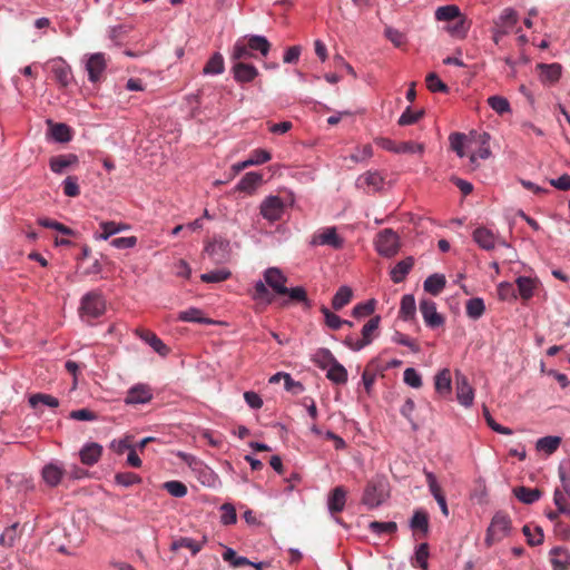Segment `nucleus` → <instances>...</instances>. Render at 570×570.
I'll use <instances>...</instances> for the list:
<instances>
[{
	"mask_svg": "<svg viewBox=\"0 0 570 570\" xmlns=\"http://www.w3.org/2000/svg\"><path fill=\"white\" fill-rule=\"evenodd\" d=\"M178 320L181 322L198 323V324H212V320L203 316L202 309L197 307H189L185 311L179 312Z\"/></svg>",
	"mask_w": 570,
	"mask_h": 570,
	"instance_id": "obj_39",
	"label": "nucleus"
},
{
	"mask_svg": "<svg viewBox=\"0 0 570 570\" xmlns=\"http://www.w3.org/2000/svg\"><path fill=\"white\" fill-rule=\"evenodd\" d=\"M375 304H376V302L374 299H368L366 302L358 303L353 307L352 315L355 318H362V317L370 316L375 311Z\"/></svg>",
	"mask_w": 570,
	"mask_h": 570,
	"instance_id": "obj_58",
	"label": "nucleus"
},
{
	"mask_svg": "<svg viewBox=\"0 0 570 570\" xmlns=\"http://www.w3.org/2000/svg\"><path fill=\"white\" fill-rule=\"evenodd\" d=\"M376 252L383 257H393L400 249V237L391 228L381 230L374 242Z\"/></svg>",
	"mask_w": 570,
	"mask_h": 570,
	"instance_id": "obj_5",
	"label": "nucleus"
},
{
	"mask_svg": "<svg viewBox=\"0 0 570 570\" xmlns=\"http://www.w3.org/2000/svg\"><path fill=\"white\" fill-rule=\"evenodd\" d=\"M435 392L442 396L448 397L452 393V377L451 371L448 367L440 370L434 376Z\"/></svg>",
	"mask_w": 570,
	"mask_h": 570,
	"instance_id": "obj_22",
	"label": "nucleus"
},
{
	"mask_svg": "<svg viewBox=\"0 0 570 570\" xmlns=\"http://www.w3.org/2000/svg\"><path fill=\"white\" fill-rule=\"evenodd\" d=\"M99 227L102 232L100 234H96L95 239L107 240L112 235L118 234L122 230H127L129 228V225L109 220V222H101L99 224Z\"/></svg>",
	"mask_w": 570,
	"mask_h": 570,
	"instance_id": "obj_31",
	"label": "nucleus"
},
{
	"mask_svg": "<svg viewBox=\"0 0 570 570\" xmlns=\"http://www.w3.org/2000/svg\"><path fill=\"white\" fill-rule=\"evenodd\" d=\"M413 265L414 259L412 257H406L400 261L391 271V279L395 284L402 283L412 269Z\"/></svg>",
	"mask_w": 570,
	"mask_h": 570,
	"instance_id": "obj_32",
	"label": "nucleus"
},
{
	"mask_svg": "<svg viewBox=\"0 0 570 570\" xmlns=\"http://www.w3.org/2000/svg\"><path fill=\"white\" fill-rule=\"evenodd\" d=\"M17 528L18 523H13L3 530L0 534V546L4 548H12L14 546L18 538Z\"/></svg>",
	"mask_w": 570,
	"mask_h": 570,
	"instance_id": "obj_60",
	"label": "nucleus"
},
{
	"mask_svg": "<svg viewBox=\"0 0 570 570\" xmlns=\"http://www.w3.org/2000/svg\"><path fill=\"white\" fill-rule=\"evenodd\" d=\"M115 482L124 488H129L134 484H139L141 478L134 472H119L115 475Z\"/></svg>",
	"mask_w": 570,
	"mask_h": 570,
	"instance_id": "obj_62",
	"label": "nucleus"
},
{
	"mask_svg": "<svg viewBox=\"0 0 570 570\" xmlns=\"http://www.w3.org/2000/svg\"><path fill=\"white\" fill-rule=\"evenodd\" d=\"M279 295H286L292 302L302 303L307 308L312 306L311 301L307 297L306 289L303 286L291 288L286 287V292L281 293Z\"/></svg>",
	"mask_w": 570,
	"mask_h": 570,
	"instance_id": "obj_47",
	"label": "nucleus"
},
{
	"mask_svg": "<svg viewBox=\"0 0 570 570\" xmlns=\"http://www.w3.org/2000/svg\"><path fill=\"white\" fill-rule=\"evenodd\" d=\"M519 21L518 12L513 8H505L493 21V27L509 35Z\"/></svg>",
	"mask_w": 570,
	"mask_h": 570,
	"instance_id": "obj_20",
	"label": "nucleus"
},
{
	"mask_svg": "<svg viewBox=\"0 0 570 570\" xmlns=\"http://www.w3.org/2000/svg\"><path fill=\"white\" fill-rule=\"evenodd\" d=\"M426 87L431 92H449V87L435 72H430L425 78Z\"/></svg>",
	"mask_w": 570,
	"mask_h": 570,
	"instance_id": "obj_61",
	"label": "nucleus"
},
{
	"mask_svg": "<svg viewBox=\"0 0 570 570\" xmlns=\"http://www.w3.org/2000/svg\"><path fill=\"white\" fill-rule=\"evenodd\" d=\"M384 178L379 171H366L356 179V187L367 194L377 193L383 189Z\"/></svg>",
	"mask_w": 570,
	"mask_h": 570,
	"instance_id": "obj_14",
	"label": "nucleus"
},
{
	"mask_svg": "<svg viewBox=\"0 0 570 570\" xmlns=\"http://www.w3.org/2000/svg\"><path fill=\"white\" fill-rule=\"evenodd\" d=\"M410 527L414 532H421L426 535L429 532V515L424 510H416L410 521Z\"/></svg>",
	"mask_w": 570,
	"mask_h": 570,
	"instance_id": "obj_40",
	"label": "nucleus"
},
{
	"mask_svg": "<svg viewBox=\"0 0 570 570\" xmlns=\"http://www.w3.org/2000/svg\"><path fill=\"white\" fill-rule=\"evenodd\" d=\"M416 312L415 298L412 294H406L402 297L399 311V317L403 321H411L414 318Z\"/></svg>",
	"mask_w": 570,
	"mask_h": 570,
	"instance_id": "obj_35",
	"label": "nucleus"
},
{
	"mask_svg": "<svg viewBox=\"0 0 570 570\" xmlns=\"http://www.w3.org/2000/svg\"><path fill=\"white\" fill-rule=\"evenodd\" d=\"M263 181V175L256 171L246 173L236 185V190L253 194Z\"/></svg>",
	"mask_w": 570,
	"mask_h": 570,
	"instance_id": "obj_29",
	"label": "nucleus"
},
{
	"mask_svg": "<svg viewBox=\"0 0 570 570\" xmlns=\"http://www.w3.org/2000/svg\"><path fill=\"white\" fill-rule=\"evenodd\" d=\"M153 390L146 383L132 385L126 394L125 403L128 405L146 404L153 400Z\"/></svg>",
	"mask_w": 570,
	"mask_h": 570,
	"instance_id": "obj_11",
	"label": "nucleus"
},
{
	"mask_svg": "<svg viewBox=\"0 0 570 570\" xmlns=\"http://www.w3.org/2000/svg\"><path fill=\"white\" fill-rule=\"evenodd\" d=\"M420 312L428 327L436 328L444 324V317L436 311L435 302L428 298L421 299Z\"/></svg>",
	"mask_w": 570,
	"mask_h": 570,
	"instance_id": "obj_12",
	"label": "nucleus"
},
{
	"mask_svg": "<svg viewBox=\"0 0 570 570\" xmlns=\"http://www.w3.org/2000/svg\"><path fill=\"white\" fill-rule=\"evenodd\" d=\"M102 454V446L96 442L86 443L79 452L80 461L86 465L96 464Z\"/></svg>",
	"mask_w": 570,
	"mask_h": 570,
	"instance_id": "obj_27",
	"label": "nucleus"
},
{
	"mask_svg": "<svg viewBox=\"0 0 570 570\" xmlns=\"http://www.w3.org/2000/svg\"><path fill=\"white\" fill-rule=\"evenodd\" d=\"M353 292L351 287L343 285L341 286L332 298V307L334 311H341L352 301Z\"/></svg>",
	"mask_w": 570,
	"mask_h": 570,
	"instance_id": "obj_36",
	"label": "nucleus"
},
{
	"mask_svg": "<svg viewBox=\"0 0 570 570\" xmlns=\"http://www.w3.org/2000/svg\"><path fill=\"white\" fill-rule=\"evenodd\" d=\"M107 68V60L102 52L90 55L86 61V70L90 82H97L101 79Z\"/></svg>",
	"mask_w": 570,
	"mask_h": 570,
	"instance_id": "obj_13",
	"label": "nucleus"
},
{
	"mask_svg": "<svg viewBox=\"0 0 570 570\" xmlns=\"http://www.w3.org/2000/svg\"><path fill=\"white\" fill-rule=\"evenodd\" d=\"M514 495L519 501L525 504H532L537 502L540 497L541 492L538 489H530L525 487H519L513 490Z\"/></svg>",
	"mask_w": 570,
	"mask_h": 570,
	"instance_id": "obj_44",
	"label": "nucleus"
},
{
	"mask_svg": "<svg viewBox=\"0 0 570 570\" xmlns=\"http://www.w3.org/2000/svg\"><path fill=\"white\" fill-rule=\"evenodd\" d=\"M485 311V305L482 298L474 297L466 302L465 312L466 315L472 320L480 318Z\"/></svg>",
	"mask_w": 570,
	"mask_h": 570,
	"instance_id": "obj_51",
	"label": "nucleus"
},
{
	"mask_svg": "<svg viewBox=\"0 0 570 570\" xmlns=\"http://www.w3.org/2000/svg\"><path fill=\"white\" fill-rule=\"evenodd\" d=\"M384 36L387 40H390L396 48H402L406 45L407 38L404 32L393 28L386 27L384 30Z\"/></svg>",
	"mask_w": 570,
	"mask_h": 570,
	"instance_id": "obj_59",
	"label": "nucleus"
},
{
	"mask_svg": "<svg viewBox=\"0 0 570 570\" xmlns=\"http://www.w3.org/2000/svg\"><path fill=\"white\" fill-rule=\"evenodd\" d=\"M346 503V490L343 487L334 488L327 498V508L332 514L344 510Z\"/></svg>",
	"mask_w": 570,
	"mask_h": 570,
	"instance_id": "obj_26",
	"label": "nucleus"
},
{
	"mask_svg": "<svg viewBox=\"0 0 570 570\" xmlns=\"http://www.w3.org/2000/svg\"><path fill=\"white\" fill-rule=\"evenodd\" d=\"M337 360L332 354V352L327 348H320L313 356V362L322 370H327L332 366Z\"/></svg>",
	"mask_w": 570,
	"mask_h": 570,
	"instance_id": "obj_48",
	"label": "nucleus"
},
{
	"mask_svg": "<svg viewBox=\"0 0 570 570\" xmlns=\"http://www.w3.org/2000/svg\"><path fill=\"white\" fill-rule=\"evenodd\" d=\"M450 146L456 155L462 158L465 156L464 147L466 142V136L461 132H453L449 137Z\"/></svg>",
	"mask_w": 570,
	"mask_h": 570,
	"instance_id": "obj_57",
	"label": "nucleus"
},
{
	"mask_svg": "<svg viewBox=\"0 0 570 570\" xmlns=\"http://www.w3.org/2000/svg\"><path fill=\"white\" fill-rule=\"evenodd\" d=\"M511 530V520L508 515L497 513L487 530L484 542L491 547L494 542L504 539Z\"/></svg>",
	"mask_w": 570,
	"mask_h": 570,
	"instance_id": "obj_6",
	"label": "nucleus"
},
{
	"mask_svg": "<svg viewBox=\"0 0 570 570\" xmlns=\"http://www.w3.org/2000/svg\"><path fill=\"white\" fill-rule=\"evenodd\" d=\"M312 246H328L333 249H342L344 247V238L338 235L335 226L318 229L309 242Z\"/></svg>",
	"mask_w": 570,
	"mask_h": 570,
	"instance_id": "obj_8",
	"label": "nucleus"
},
{
	"mask_svg": "<svg viewBox=\"0 0 570 570\" xmlns=\"http://www.w3.org/2000/svg\"><path fill=\"white\" fill-rule=\"evenodd\" d=\"M522 532H523L524 537L527 538L528 544H530L532 547L539 546L543 542V538H544L543 531L538 525L525 524L522 528Z\"/></svg>",
	"mask_w": 570,
	"mask_h": 570,
	"instance_id": "obj_46",
	"label": "nucleus"
},
{
	"mask_svg": "<svg viewBox=\"0 0 570 570\" xmlns=\"http://www.w3.org/2000/svg\"><path fill=\"white\" fill-rule=\"evenodd\" d=\"M263 277L267 286H269L275 294L286 292V275L278 267H268L264 271Z\"/></svg>",
	"mask_w": 570,
	"mask_h": 570,
	"instance_id": "obj_16",
	"label": "nucleus"
},
{
	"mask_svg": "<svg viewBox=\"0 0 570 570\" xmlns=\"http://www.w3.org/2000/svg\"><path fill=\"white\" fill-rule=\"evenodd\" d=\"M463 14L456 4H446L436 8L434 17L436 21H453Z\"/></svg>",
	"mask_w": 570,
	"mask_h": 570,
	"instance_id": "obj_38",
	"label": "nucleus"
},
{
	"mask_svg": "<svg viewBox=\"0 0 570 570\" xmlns=\"http://www.w3.org/2000/svg\"><path fill=\"white\" fill-rule=\"evenodd\" d=\"M446 279L443 274H432L423 283V288L431 295L438 296L445 287Z\"/></svg>",
	"mask_w": 570,
	"mask_h": 570,
	"instance_id": "obj_33",
	"label": "nucleus"
},
{
	"mask_svg": "<svg viewBox=\"0 0 570 570\" xmlns=\"http://www.w3.org/2000/svg\"><path fill=\"white\" fill-rule=\"evenodd\" d=\"M65 474V466L58 461L47 463L41 470L42 480L50 488H56L61 482Z\"/></svg>",
	"mask_w": 570,
	"mask_h": 570,
	"instance_id": "obj_15",
	"label": "nucleus"
},
{
	"mask_svg": "<svg viewBox=\"0 0 570 570\" xmlns=\"http://www.w3.org/2000/svg\"><path fill=\"white\" fill-rule=\"evenodd\" d=\"M389 483L384 478H375L367 482L362 502L370 509L380 507L389 498Z\"/></svg>",
	"mask_w": 570,
	"mask_h": 570,
	"instance_id": "obj_3",
	"label": "nucleus"
},
{
	"mask_svg": "<svg viewBox=\"0 0 570 570\" xmlns=\"http://www.w3.org/2000/svg\"><path fill=\"white\" fill-rule=\"evenodd\" d=\"M195 471L198 472V480L202 482V484L207 487H215L218 482V475L207 465H205L203 462L198 464L197 469Z\"/></svg>",
	"mask_w": 570,
	"mask_h": 570,
	"instance_id": "obj_50",
	"label": "nucleus"
},
{
	"mask_svg": "<svg viewBox=\"0 0 570 570\" xmlns=\"http://www.w3.org/2000/svg\"><path fill=\"white\" fill-rule=\"evenodd\" d=\"M229 243L225 239H214L206 245L205 252L214 262H224L228 256Z\"/></svg>",
	"mask_w": 570,
	"mask_h": 570,
	"instance_id": "obj_24",
	"label": "nucleus"
},
{
	"mask_svg": "<svg viewBox=\"0 0 570 570\" xmlns=\"http://www.w3.org/2000/svg\"><path fill=\"white\" fill-rule=\"evenodd\" d=\"M136 335L159 355L166 356L169 353L167 345L151 331L138 328L136 330Z\"/></svg>",
	"mask_w": 570,
	"mask_h": 570,
	"instance_id": "obj_23",
	"label": "nucleus"
},
{
	"mask_svg": "<svg viewBox=\"0 0 570 570\" xmlns=\"http://www.w3.org/2000/svg\"><path fill=\"white\" fill-rule=\"evenodd\" d=\"M473 240L484 250H492L499 245H505V242H501L491 229L487 227H478L473 232Z\"/></svg>",
	"mask_w": 570,
	"mask_h": 570,
	"instance_id": "obj_17",
	"label": "nucleus"
},
{
	"mask_svg": "<svg viewBox=\"0 0 570 570\" xmlns=\"http://www.w3.org/2000/svg\"><path fill=\"white\" fill-rule=\"evenodd\" d=\"M285 203L279 196H267L259 206V213L264 219L274 223L283 217Z\"/></svg>",
	"mask_w": 570,
	"mask_h": 570,
	"instance_id": "obj_9",
	"label": "nucleus"
},
{
	"mask_svg": "<svg viewBox=\"0 0 570 570\" xmlns=\"http://www.w3.org/2000/svg\"><path fill=\"white\" fill-rule=\"evenodd\" d=\"M29 405L32 409H38V405L42 404L48 407H58L59 406V400L50 394L45 393H36L29 396L28 399Z\"/></svg>",
	"mask_w": 570,
	"mask_h": 570,
	"instance_id": "obj_42",
	"label": "nucleus"
},
{
	"mask_svg": "<svg viewBox=\"0 0 570 570\" xmlns=\"http://www.w3.org/2000/svg\"><path fill=\"white\" fill-rule=\"evenodd\" d=\"M368 530L376 535L393 534L397 531V524L394 521H372L368 524Z\"/></svg>",
	"mask_w": 570,
	"mask_h": 570,
	"instance_id": "obj_53",
	"label": "nucleus"
},
{
	"mask_svg": "<svg viewBox=\"0 0 570 570\" xmlns=\"http://www.w3.org/2000/svg\"><path fill=\"white\" fill-rule=\"evenodd\" d=\"M250 297L255 302L264 303V304H272L273 303V295L269 293L267 288V284L263 279H258L254 283L253 291L250 293Z\"/></svg>",
	"mask_w": 570,
	"mask_h": 570,
	"instance_id": "obj_34",
	"label": "nucleus"
},
{
	"mask_svg": "<svg viewBox=\"0 0 570 570\" xmlns=\"http://www.w3.org/2000/svg\"><path fill=\"white\" fill-rule=\"evenodd\" d=\"M520 296L523 299H530L533 296L535 282L531 277L520 276L515 281Z\"/></svg>",
	"mask_w": 570,
	"mask_h": 570,
	"instance_id": "obj_49",
	"label": "nucleus"
},
{
	"mask_svg": "<svg viewBox=\"0 0 570 570\" xmlns=\"http://www.w3.org/2000/svg\"><path fill=\"white\" fill-rule=\"evenodd\" d=\"M78 164V157L75 154L53 156L49 159V167L52 173L62 175L68 168Z\"/></svg>",
	"mask_w": 570,
	"mask_h": 570,
	"instance_id": "obj_21",
	"label": "nucleus"
},
{
	"mask_svg": "<svg viewBox=\"0 0 570 570\" xmlns=\"http://www.w3.org/2000/svg\"><path fill=\"white\" fill-rule=\"evenodd\" d=\"M232 73L238 83H248L255 80L258 76L257 68L252 63H246L244 61L233 62Z\"/></svg>",
	"mask_w": 570,
	"mask_h": 570,
	"instance_id": "obj_18",
	"label": "nucleus"
},
{
	"mask_svg": "<svg viewBox=\"0 0 570 570\" xmlns=\"http://www.w3.org/2000/svg\"><path fill=\"white\" fill-rule=\"evenodd\" d=\"M271 48L272 45L265 36L246 35L235 41L230 49L229 59L232 62L244 61L254 58L255 52L267 57Z\"/></svg>",
	"mask_w": 570,
	"mask_h": 570,
	"instance_id": "obj_1",
	"label": "nucleus"
},
{
	"mask_svg": "<svg viewBox=\"0 0 570 570\" xmlns=\"http://www.w3.org/2000/svg\"><path fill=\"white\" fill-rule=\"evenodd\" d=\"M380 322L381 317L379 315L373 316L366 322V324H364L361 332L362 337L358 338L355 335L350 334L344 338V345L354 352L363 350L365 346L370 345L373 342L377 333Z\"/></svg>",
	"mask_w": 570,
	"mask_h": 570,
	"instance_id": "obj_4",
	"label": "nucleus"
},
{
	"mask_svg": "<svg viewBox=\"0 0 570 570\" xmlns=\"http://www.w3.org/2000/svg\"><path fill=\"white\" fill-rule=\"evenodd\" d=\"M488 105L498 115H504L511 112V106L509 100L503 96H490L487 100Z\"/></svg>",
	"mask_w": 570,
	"mask_h": 570,
	"instance_id": "obj_52",
	"label": "nucleus"
},
{
	"mask_svg": "<svg viewBox=\"0 0 570 570\" xmlns=\"http://www.w3.org/2000/svg\"><path fill=\"white\" fill-rule=\"evenodd\" d=\"M106 312V299L98 291L86 293L80 301L79 315L82 320L90 322L102 316Z\"/></svg>",
	"mask_w": 570,
	"mask_h": 570,
	"instance_id": "obj_2",
	"label": "nucleus"
},
{
	"mask_svg": "<svg viewBox=\"0 0 570 570\" xmlns=\"http://www.w3.org/2000/svg\"><path fill=\"white\" fill-rule=\"evenodd\" d=\"M225 70L224 57L219 52H215L206 62L203 72L204 75L217 76L222 75Z\"/></svg>",
	"mask_w": 570,
	"mask_h": 570,
	"instance_id": "obj_37",
	"label": "nucleus"
},
{
	"mask_svg": "<svg viewBox=\"0 0 570 570\" xmlns=\"http://www.w3.org/2000/svg\"><path fill=\"white\" fill-rule=\"evenodd\" d=\"M45 67L50 70L59 87L67 88L72 83V69L70 65L61 57L49 59L45 63Z\"/></svg>",
	"mask_w": 570,
	"mask_h": 570,
	"instance_id": "obj_7",
	"label": "nucleus"
},
{
	"mask_svg": "<svg viewBox=\"0 0 570 570\" xmlns=\"http://www.w3.org/2000/svg\"><path fill=\"white\" fill-rule=\"evenodd\" d=\"M232 273L227 268H218L200 275V279L204 283H220L228 279Z\"/></svg>",
	"mask_w": 570,
	"mask_h": 570,
	"instance_id": "obj_56",
	"label": "nucleus"
},
{
	"mask_svg": "<svg viewBox=\"0 0 570 570\" xmlns=\"http://www.w3.org/2000/svg\"><path fill=\"white\" fill-rule=\"evenodd\" d=\"M237 521L236 509L232 503H224L220 507V523L224 525L235 524Z\"/></svg>",
	"mask_w": 570,
	"mask_h": 570,
	"instance_id": "obj_63",
	"label": "nucleus"
},
{
	"mask_svg": "<svg viewBox=\"0 0 570 570\" xmlns=\"http://www.w3.org/2000/svg\"><path fill=\"white\" fill-rule=\"evenodd\" d=\"M326 377L334 384H345L348 375L346 368L336 361L326 370Z\"/></svg>",
	"mask_w": 570,
	"mask_h": 570,
	"instance_id": "obj_41",
	"label": "nucleus"
},
{
	"mask_svg": "<svg viewBox=\"0 0 570 570\" xmlns=\"http://www.w3.org/2000/svg\"><path fill=\"white\" fill-rule=\"evenodd\" d=\"M550 562L553 570L570 569V551L562 547H554L550 550Z\"/></svg>",
	"mask_w": 570,
	"mask_h": 570,
	"instance_id": "obj_25",
	"label": "nucleus"
},
{
	"mask_svg": "<svg viewBox=\"0 0 570 570\" xmlns=\"http://www.w3.org/2000/svg\"><path fill=\"white\" fill-rule=\"evenodd\" d=\"M320 311L323 314L324 323L328 328L337 331L343 326L345 320L341 318L338 315L333 313L328 307L322 305Z\"/></svg>",
	"mask_w": 570,
	"mask_h": 570,
	"instance_id": "obj_54",
	"label": "nucleus"
},
{
	"mask_svg": "<svg viewBox=\"0 0 570 570\" xmlns=\"http://www.w3.org/2000/svg\"><path fill=\"white\" fill-rule=\"evenodd\" d=\"M50 134L52 139L57 142L66 144L72 139L71 128L62 122L53 124Z\"/></svg>",
	"mask_w": 570,
	"mask_h": 570,
	"instance_id": "obj_43",
	"label": "nucleus"
},
{
	"mask_svg": "<svg viewBox=\"0 0 570 570\" xmlns=\"http://www.w3.org/2000/svg\"><path fill=\"white\" fill-rule=\"evenodd\" d=\"M206 543V538H204L202 541H196L193 538L189 537H180L178 539H175L170 544L171 551H178L181 548L188 549L191 553V556H196L202 551Z\"/></svg>",
	"mask_w": 570,
	"mask_h": 570,
	"instance_id": "obj_28",
	"label": "nucleus"
},
{
	"mask_svg": "<svg viewBox=\"0 0 570 570\" xmlns=\"http://www.w3.org/2000/svg\"><path fill=\"white\" fill-rule=\"evenodd\" d=\"M454 21H455L454 23L445 26L444 30L452 38L460 39V40L465 39L468 36V32L470 30L471 22L464 14H461V17L456 18Z\"/></svg>",
	"mask_w": 570,
	"mask_h": 570,
	"instance_id": "obj_30",
	"label": "nucleus"
},
{
	"mask_svg": "<svg viewBox=\"0 0 570 570\" xmlns=\"http://www.w3.org/2000/svg\"><path fill=\"white\" fill-rule=\"evenodd\" d=\"M224 561L228 562L233 568L254 564L246 557L237 556L236 551L232 548H226L223 552Z\"/></svg>",
	"mask_w": 570,
	"mask_h": 570,
	"instance_id": "obj_55",
	"label": "nucleus"
},
{
	"mask_svg": "<svg viewBox=\"0 0 570 570\" xmlns=\"http://www.w3.org/2000/svg\"><path fill=\"white\" fill-rule=\"evenodd\" d=\"M455 394L458 402L464 407H471L474 402V389L468 377L459 370L455 371Z\"/></svg>",
	"mask_w": 570,
	"mask_h": 570,
	"instance_id": "obj_10",
	"label": "nucleus"
},
{
	"mask_svg": "<svg viewBox=\"0 0 570 570\" xmlns=\"http://www.w3.org/2000/svg\"><path fill=\"white\" fill-rule=\"evenodd\" d=\"M537 69L539 70L540 81L544 86H552L558 82L562 73V67L557 62L539 63Z\"/></svg>",
	"mask_w": 570,
	"mask_h": 570,
	"instance_id": "obj_19",
	"label": "nucleus"
},
{
	"mask_svg": "<svg viewBox=\"0 0 570 570\" xmlns=\"http://www.w3.org/2000/svg\"><path fill=\"white\" fill-rule=\"evenodd\" d=\"M163 488L174 498H183L187 494V487L180 481H167Z\"/></svg>",
	"mask_w": 570,
	"mask_h": 570,
	"instance_id": "obj_64",
	"label": "nucleus"
},
{
	"mask_svg": "<svg viewBox=\"0 0 570 570\" xmlns=\"http://www.w3.org/2000/svg\"><path fill=\"white\" fill-rule=\"evenodd\" d=\"M560 443H561V438L549 435V436L540 438L535 443V448L540 452H544L547 454H552L558 450Z\"/></svg>",
	"mask_w": 570,
	"mask_h": 570,
	"instance_id": "obj_45",
	"label": "nucleus"
}]
</instances>
